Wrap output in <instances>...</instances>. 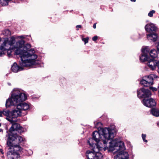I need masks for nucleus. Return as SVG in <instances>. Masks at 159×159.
Listing matches in <instances>:
<instances>
[{"mask_svg": "<svg viewBox=\"0 0 159 159\" xmlns=\"http://www.w3.org/2000/svg\"><path fill=\"white\" fill-rule=\"evenodd\" d=\"M153 76V77H154V78H157V76H156L155 75H152Z\"/></svg>", "mask_w": 159, "mask_h": 159, "instance_id": "obj_31", "label": "nucleus"}, {"mask_svg": "<svg viewBox=\"0 0 159 159\" xmlns=\"http://www.w3.org/2000/svg\"><path fill=\"white\" fill-rule=\"evenodd\" d=\"M157 125L159 127V121L157 122Z\"/></svg>", "mask_w": 159, "mask_h": 159, "instance_id": "obj_34", "label": "nucleus"}, {"mask_svg": "<svg viewBox=\"0 0 159 159\" xmlns=\"http://www.w3.org/2000/svg\"><path fill=\"white\" fill-rule=\"evenodd\" d=\"M2 43L0 47V56L1 57L4 54V51L8 50L7 53L9 57L11 56V51L10 49L12 43L10 42L8 39H2L0 38V43Z\"/></svg>", "mask_w": 159, "mask_h": 159, "instance_id": "obj_8", "label": "nucleus"}, {"mask_svg": "<svg viewBox=\"0 0 159 159\" xmlns=\"http://www.w3.org/2000/svg\"><path fill=\"white\" fill-rule=\"evenodd\" d=\"M140 84L144 86L147 87L152 84V80L151 79L150 81H148L142 80L140 81Z\"/></svg>", "mask_w": 159, "mask_h": 159, "instance_id": "obj_15", "label": "nucleus"}, {"mask_svg": "<svg viewBox=\"0 0 159 159\" xmlns=\"http://www.w3.org/2000/svg\"><path fill=\"white\" fill-rule=\"evenodd\" d=\"M11 124L12 125L9 129V131L10 133H9L7 135L8 138L9 136L10 135H12L17 134L16 133H13V132L15 131H17L18 132L20 133L23 131V129L22 127H21L19 124L16 123V122Z\"/></svg>", "mask_w": 159, "mask_h": 159, "instance_id": "obj_9", "label": "nucleus"}, {"mask_svg": "<svg viewBox=\"0 0 159 159\" xmlns=\"http://www.w3.org/2000/svg\"><path fill=\"white\" fill-rule=\"evenodd\" d=\"M149 89H150L152 90L153 91H156L158 90V92L159 93V84L157 89L156 88L153 87H149Z\"/></svg>", "mask_w": 159, "mask_h": 159, "instance_id": "obj_18", "label": "nucleus"}, {"mask_svg": "<svg viewBox=\"0 0 159 159\" xmlns=\"http://www.w3.org/2000/svg\"><path fill=\"white\" fill-rule=\"evenodd\" d=\"M89 39V37H87L86 38H83L82 40L84 42L85 44H86L88 43Z\"/></svg>", "mask_w": 159, "mask_h": 159, "instance_id": "obj_20", "label": "nucleus"}, {"mask_svg": "<svg viewBox=\"0 0 159 159\" xmlns=\"http://www.w3.org/2000/svg\"><path fill=\"white\" fill-rule=\"evenodd\" d=\"M109 143L108 147H104V150L108 149L109 151H112L116 149L117 150L114 152L116 154L114 157L115 159H128L129 158L128 153L124 151L125 148L123 142L115 139L109 142Z\"/></svg>", "mask_w": 159, "mask_h": 159, "instance_id": "obj_5", "label": "nucleus"}, {"mask_svg": "<svg viewBox=\"0 0 159 159\" xmlns=\"http://www.w3.org/2000/svg\"><path fill=\"white\" fill-rule=\"evenodd\" d=\"M1 123H0V127H1Z\"/></svg>", "mask_w": 159, "mask_h": 159, "instance_id": "obj_36", "label": "nucleus"}, {"mask_svg": "<svg viewBox=\"0 0 159 159\" xmlns=\"http://www.w3.org/2000/svg\"><path fill=\"white\" fill-rule=\"evenodd\" d=\"M150 56L153 58L156 57L157 55V53L155 49L152 50L149 53Z\"/></svg>", "mask_w": 159, "mask_h": 159, "instance_id": "obj_17", "label": "nucleus"}, {"mask_svg": "<svg viewBox=\"0 0 159 159\" xmlns=\"http://www.w3.org/2000/svg\"><path fill=\"white\" fill-rule=\"evenodd\" d=\"M92 151H87L86 152V156L88 159H102V154L99 151L102 149L101 146L96 145L95 147L90 146Z\"/></svg>", "mask_w": 159, "mask_h": 159, "instance_id": "obj_6", "label": "nucleus"}, {"mask_svg": "<svg viewBox=\"0 0 159 159\" xmlns=\"http://www.w3.org/2000/svg\"><path fill=\"white\" fill-rule=\"evenodd\" d=\"M27 96L25 94L17 89H14L10 98L7 100L6 103L7 107L10 106H16V108L12 111L8 110L3 112L6 119L11 123L17 121L16 118L24 116L27 114V111L30 107V105L25 102H20L25 100Z\"/></svg>", "mask_w": 159, "mask_h": 159, "instance_id": "obj_1", "label": "nucleus"}, {"mask_svg": "<svg viewBox=\"0 0 159 159\" xmlns=\"http://www.w3.org/2000/svg\"><path fill=\"white\" fill-rule=\"evenodd\" d=\"M95 123H96V125H95V127L97 128H98V127H100V126H99V125H101L102 124L101 123L99 122H97L96 123L94 122V124Z\"/></svg>", "mask_w": 159, "mask_h": 159, "instance_id": "obj_24", "label": "nucleus"}, {"mask_svg": "<svg viewBox=\"0 0 159 159\" xmlns=\"http://www.w3.org/2000/svg\"><path fill=\"white\" fill-rule=\"evenodd\" d=\"M11 70L13 72L16 73L18 71L22 70L23 69L22 67L17 66L16 62H14L11 67Z\"/></svg>", "mask_w": 159, "mask_h": 159, "instance_id": "obj_14", "label": "nucleus"}, {"mask_svg": "<svg viewBox=\"0 0 159 159\" xmlns=\"http://www.w3.org/2000/svg\"><path fill=\"white\" fill-rule=\"evenodd\" d=\"M152 79V84H153V76L152 75H150L148 77V79L147 80L150 81L151 79Z\"/></svg>", "mask_w": 159, "mask_h": 159, "instance_id": "obj_21", "label": "nucleus"}, {"mask_svg": "<svg viewBox=\"0 0 159 159\" xmlns=\"http://www.w3.org/2000/svg\"><path fill=\"white\" fill-rule=\"evenodd\" d=\"M146 137V135L143 134H142V138L143 141L145 142H147V140L145 139V138Z\"/></svg>", "mask_w": 159, "mask_h": 159, "instance_id": "obj_23", "label": "nucleus"}, {"mask_svg": "<svg viewBox=\"0 0 159 159\" xmlns=\"http://www.w3.org/2000/svg\"><path fill=\"white\" fill-rule=\"evenodd\" d=\"M25 41L21 40L17 41L14 48L16 54L20 55L21 59V66L26 67H34L39 64L38 61L36 60L37 55L35 53V50L31 48L29 43L24 45Z\"/></svg>", "mask_w": 159, "mask_h": 159, "instance_id": "obj_2", "label": "nucleus"}, {"mask_svg": "<svg viewBox=\"0 0 159 159\" xmlns=\"http://www.w3.org/2000/svg\"><path fill=\"white\" fill-rule=\"evenodd\" d=\"M2 129H0V132H2Z\"/></svg>", "mask_w": 159, "mask_h": 159, "instance_id": "obj_35", "label": "nucleus"}, {"mask_svg": "<svg viewBox=\"0 0 159 159\" xmlns=\"http://www.w3.org/2000/svg\"><path fill=\"white\" fill-rule=\"evenodd\" d=\"M159 63V60L157 61L152 59H150L148 61L147 65L148 67L152 70H154Z\"/></svg>", "mask_w": 159, "mask_h": 159, "instance_id": "obj_13", "label": "nucleus"}, {"mask_svg": "<svg viewBox=\"0 0 159 159\" xmlns=\"http://www.w3.org/2000/svg\"><path fill=\"white\" fill-rule=\"evenodd\" d=\"M115 130L109 128H102L98 131H94L92 134V139H90L88 141L90 146L95 147L98 145L102 147V145L99 144V142L102 140L104 144L110 139H112L115 135Z\"/></svg>", "mask_w": 159, "mask_h": 159, "instance_id": "obj_3", "label": "nucleus"}, {"mask_svg": "<svg viewBox=\"0 0 159 159\" xmlns=\"http://www.w3.org/2000/svg\"><path fill=\"white\" fill-rule=\"evenodd\" d=\"M151 114L156 117L159 116V109L156 108L152 109L150 110Z\"/></svg>", "mask_w": 159, "mask_h": 159, "instance_id": "obj_16", "label": "nucleus"}, {"mask_svg": "<svg viewBox=\"0 0 159 159\" xmlns=\"http://www.w3.org/2000/svg\"><path fill=\"white\" fill-rule=\"evenodd\" d=\"M76 28L78 27V28H80L81 27V25H77L76 26Z\"/></svg>", "mask_w": 159, "mask_h": 159, "instance_id": "obj_29", "label": "nucleus"}, {"mask_svg": "<svg viewBox=\"0 0 159 159\" xmlns=\"http://www.w3.org/2000/svg\"><path fill=\"white\" fill-rule=\"evenodd\" d=\"M98 39V37L97 36H95L93 37L92 38V40L94 41L97 40Z\"/></svg>", "mask_w": 159, "mask_h": 159, "instance_id": "obj_27", "label": "nucleus"}, {"mask_svg": "<svg viewBox=\"0 0 159 159\" xmlns=\"http://www.w3.org/2000/svg\"><path fill=\"white\" fill-rule=\"evenodd\" d=\"M149 51V49L148 47H145L142 49V54L140 57V61L144 62L148 61L150 58L148 56V54Z\"/></svg>", "mask_w": 159, "mask_h": 159, "instance_id": "obj_11", "label": "nucleus"}, {"mask_svg": "<svg viewBox=\"0 0 159 159\" xmlns=\"http://www.w3.org/2000/svg\"><path fill=\"white\" fill-rule=\"evenodd\" d=\"M155 13V11L154 10H152L150 11L148 14V16L149 17H152L153 16V14Z\"/></svg>", "mask_w": 159, "mask_h": 159, "instance_id": "obj_19", "label": "nucleus"}, {"mask_svg": "<svg viewBox=\"0 0 159 159\" xmlns=\"http://www.w3.org/2000/svg\"><path fill=\"white\" fill-rule=\"evenodd\" d=\"M145 28L147 32L150 33L147 35V39L153 42L156 41L157 39V36L155 33L157 29L155 25L152 23L148 24L145 25Z\"/></svg>", "mask_w": 159, "mask_h": 159, "instance_id": "obj_7", "label": "nucleus"}, {"mask_svg": "<svg viewBox=\"0 0 159 159\" xmlns=\"http://www.w3.org/2000/svg\"><path fill=\"white\" fill-rule=\"evenodd\" d=\"M131 1L135 2L136 1V0H130Z\"/></svg>", "mask_w": 159, "mask_h": 159, "instance_id": "obj_32", "label": "nucleus"}, {"mask_svg": "<svg viewBox=\"0 0 159 159\" xmlns=\"http://www.w3.org/2000/svg\"><path fill=\"white\" fill-rule=\"evenodd\" d=\"M5 31L6 34V35H10L11 34V32L10 30L8 29H6L5 30Z\"/></svg>", "mask_w": 159, "mask_h": 159, "instance_id": "obj_22", "label": "nucleus"}, {"mask_svg": "<svg viewBox=\"0 0 159 159\" xmlns=\"http://www.w3.org/2000/svg\"><path fill=\"white\" fill-rule=\"evenodd\" d=\"M93 27L94 29H95L96 28V23L94 24L93 25Z\"/></svg>", "mask_w": 159, "mask_h": 159, "instance_id": "obj_28", "label": "nucleus"}, {"mask_svg": "<svg viewBox=\"0 0 159 159\" xmlns=\"http://www.w3.org/2000/svg\"><path fill=\"white\" fill-rule=\"evenodd\" d=\"M156 47L157 51L159 52V41L156 43Z\"/></svg>", "mask_w": 159, "mask_h": 159, "instance_id": "obj_25", "label": "nucleus"}, {"mask_svg": "<svg viewBox=\"0 0 159 159\" xmlns=\"http://www.w3.org/2000/svg\"><path fill=\"white\" fill-rule=\"evenodd\" d=\"M79 30V29H77V30Z\"/></svg>", "mask_w": 159, "mask_h": 159, "instance_id": "obj_37", "label": "nucleus"}, {"mask_svg": "<svg viewBox=\"0 0 159 159\" xmlns=\"http://www.w3.org/2000/svg\"><path fill=\"white\" fill-rule=\"evenodd\" d=\"M143 103L144 106L149 107L154 106L156 105L155 100L152 98L143 99Z\"/></svg>", "mask_w": 159, "mask_h": 159, "instance_id": "obj_12", "label": "nucleus"}, {"mask_svg": "<svg viewBox=\"0 0 159 159\" xmlns=\"http://www.w3.org/2000/svg\"><path fill=\"white\" fill-rule=\"evenodd\" d=\"M24 141L21 136L17 134L10 135L7 140V144L9 147V149H13L7 152V157L8 159H19L20 154L22 150V148L19 144Z\"/></svg>", "mask_w": 159, "mask_h": 159, "instance_id": "obj_4", "label": "nucleus"}, {"mask_svg": "<svg viewBox=\"0 0 159 159\" xmlns=\"http://www.w3.org/2000/svg\"><path fill=\"white\" fill-rule=\"evenodd\" d=\"M8 110H3L2 111H0V117L2 116V114L4 115V114H3V112L5 111H7Z\"/></svg>", "mask_w": 159, "mask_h": 159, "instance_id": "obj_26", "label": "nucleus"}, {"mask_svg": "<svg viewBox=\"0 0 159 159\" xmlns=\"http://www.w3.org/2000/svg\"><path fill=\"white\" fill-rule=\"evenodd\" d=\"M2 150H1V149H0V152H2V154H3V152H2Z\"/></svg>", "mask_w": 159, "mask_h": 159, "instance_id": "obj_33", "label": "nucleus"}, {"mask_svg": "<svg viewBox=\"0 0 159 159\" xmlns=\"http://www.w3.org/2000/svg\"><path fill=\"white\" fill-rule=\"evenodd\" d=\"M20 38H21V39L22 38H24V36H20Z\"/></svg>", "mask_w": 159, "mask_h": 159, "instance_id": "obj_30", "label": "nucleus"}, {"mask_svg": "<svg viewBox=\"0 0 159 159\" xmlns=\"http://www.w3.org/2000/svg\"><path fill=\"white\" fill-rule=\"evenodd\" d=\"M151 93L148 89L141 88L137 91V96L139 98L149 97L151 96Z\"/></svg>", "mask_w": 159, "mask_h": 159, "instance_id": "obj_10", "label": "nucleus"}]
</instances>
